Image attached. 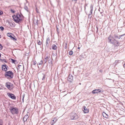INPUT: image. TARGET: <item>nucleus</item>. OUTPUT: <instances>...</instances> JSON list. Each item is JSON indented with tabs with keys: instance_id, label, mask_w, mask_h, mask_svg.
Wrapping results in <instances>:
<instances>
[{
	"instance_id": "nucleus-19",
	"label": "nucleus",
	"mask_w": 125,
	"mask_h": 125,
	"mask_svg": "<svg viewBox=\"0 0 125 125\" xmlns=\"http://www.w3.org/2000/svg\"><path fill=\"white\" fill-rule=\"evenodd\" d=\"M52 50H57V47L55 45L53 44L52 46Z\"/></svg>"
},
{
	"instance_id": "nucleus-50",
	"label": "nucleus",
	"mask_w": 125,
	"mask_h": 125,
	"mask_svg": "<svg viewBox=\"0 0 125 125\" xmlns=\"http://www.w3.org/2000/svg\"><path fill=\"white\" fill-rule=\"evenodd\" d=\"M86 9V6H84V10H85Z\"/></svg>"
},
{
	"instance_id": "nucleus-38",
	"label": "nucleus",
	"mask_w": 125,
	"mask_h": 125,
	"mask_svg": "<svg viewBox=\"0 0 125 125\" xmlns=\"http://www.w3.org/2000/svg\"><path fill=\"white\" fill-rule=\"evenodd\" d=\"M67 43H66L65 44V47H64V48L65 49H66V48H67Z\"/></svg>"
},
{
	"instance_id": "nucleus-29",
	"label": "nucleus",
	"mask_w": 125,
	"mask_h": 125,
	"mask_svg": "<svg viewBox=\"0 0 125 125\" xmlns=\"http://www.w3.org/2000/svg\"><path fill=\"white\" fill-rule=\"evenodd\" d=\"M11 40H12L14 41H16L17 40V39L16 37L15 38V37H12V38H11Z\"/></svg>"
},
{
	"instance_id": "nucleus-4",
	"label": "nucleus",
	"mask_w": 125,
	"mask_h": 125,
	"mask_svg": "<svg viewBox=\"0 0 125 125\" xmlns=\"http://www.w3.org/2000/svg\"><path fill=\"white\" fill-rule=\"evenodd\" d=\"M11 113L12 114H17L18 113V109L16 107H11L10 109Z\"/></svg>"
},
{
	"instance_id": "nucleus-22",
	"label": "nucleus",
	"mask_w": 125,
	"mask_h": 125,
	"mask_svg": "<svg viewBox=\"0 0 125 125\" xmlns=\"http://www.w3.org/2000/svg\"><path fill=\"white\" fill-rule=\"evenodd\" d=\"M9 62H18L15 59H14L12 58L10 59H9Z\"/></svg>"
},
{
	"instance_id": "nucleus-5",
	"label": "nucleus",
	"mask_w": 125,
	"mask_h": 125,
	"mask_svg": "<svg viewBox=\"0 0 125 125\" xmlns=\"http://www.w3.org/2000/svg\"><path fill=\"white\" fill-rule=\"evenodd\" d=\"M5 86L9 90H12L14 87L12 84L9 82L6 83L5 84Z\"/></svg>"
},
{
	"instance_id": "nucleus-14",
	"label": "nucleus",
	"mask_w": 125,
	"mask_h": 125,
	"mask_svg": "<svg viewBox=\"0 0 125 125\" xmlns=\"http://www.w3.org/2000/svg\"><path fill=\"white\" fill-rule=\"evenodd\" d=\"M50 39L49 37H47V38L46 40V45L47 47H49V43H50Z\"/></svg>"
},
{
	"instance_id": "nucleus-13",
	"label": "nucleus",
	"mask_w": 125,
	"mask_h": 125,
	"mask_svg": "<svg viewBox=\"0 0 125 125\" xmlns=\"http://www.w3.org/2000/svg\"><path fill=\"white\" fill-rule=\"evenodd\" d=\"M125 35V33L124 34L119 35L118 36L116 34H115L113 35L112 36L114 38H115L116 39H119L121 37Z\"/></svg>"
},
{
	"instance_id": "nucleus-12",
	"label": "nucleus",
	"mask_w": 125,
	"mask_h": 125,
	"mask_svg": "<svg viewBox=\"0 0 125 125\" xmlns=\"http://www.w3.org/2000/svg\"><path fill=\"white\" fill-rule=\"evenodd\" d=\"M6 58H4L1 57V54L0 53V62H7L8 61H7L5 59Z\"/></svg>"
},
{
	"instance_id": "nucleus-23",
	"label": "nucleus",
	"mask_w": 125,
	"mask_h": 125,
	"mask_svg": "<svg viewBox=\"0 0 125 125\" xmlns=\"http://www.w3.org/2000/svg\"><path fill=\"white\" fill-rule=\"evenodd\" d=\"M7 35L8 36L10 37V38L11 39L12 37V36H11V35H12L13 36L15 37V36L13 34H12L10 33H7Z\"/></svg>"
},
{
	"instance_id": "nucleus-33",
	"label": "nucleus",
	"mask_w": 125,
	"mask_h": 125,
	"mask_svg": "<svg viewBox=\"0 0 125 125\" xmlns=\"http://www.w3.org/2000/svg\"><path fill=\"white\" fill-rule=\"evenodd\" d=\"M10 11L11 12L13 13H14L15 12V11L12 9H11L10 10Z\"/></svg>"
},
{
	"instance_id": "nucleus-26",
	"label": "nucleus",
	"mask_w": 125,
	"mask_h": 125,
	"mask_svg": "<svg viewBox=\"0 0 125 125\" xmlns=\"http://www.w3.org/2000/svg\"><path fill=\"white\" fill-rule=\"evenodd\" d=\"M56 31L57 32V34L58 35H59V28L57 27V26L56 27Z\"/></svg>"
},
{
	"instance_id": "nucleus-41",
	"label": "nucleus",
	"mask_w": 125,
	"mask_h": 125,
	"mask_svg": "<svg viewBox=\"0 0 125 125\" xmlns=\"http://www.w3.org/2000/svg\"><path fill=\"white\" fill-rule=\"evenodd\" d=\"M42 63H39V64H37L38 66V67H39V65H42Z\"/></svg>"
},
{
	"instance_id": "nucleus-6",
	"label": "nucleus",
	"mask_w": 125,
	"mask_h": 125,
	"mask_svg": "<svg viewBox=\"0 0 125 125\" xmlns=\"http://www.w3.org/2000/svg\"><path fill=\"white\" fill-rule=\"evenodd\" d=\"M78 116L77 115L74 113H72L70 115V118L72 120H75L77 119Z\"/></svg>"
},
{
	"instance_id": "nucleus-30",
	"label": "nucleus",
	"mask_w": 125,
	"mask_h": 125,
	"mask_svg": "<svg viewBox=\"0 0 125 125\" xmlns=\"http://www.w3.org/2000/svg\"><path fill=\"white\" fill-rule=\"evenodd\" d=\"M0 29L1 31H3L4 29V28L3 26H0Z\"/></svg>"
},
{
	"instance_id": "nucleus-28",
	"label": "nucleus",
	"mask_w": 125,
	"mask_h": 125,
	"mask_svg": "<svg viewBox=\"0 0 125 125\" xmlns=\"http://www.w3.org/2000/svg\"><path fill=\"white\" fill-rule=\"evenodd\" d=\"M73 52L72 51H70L69 52V55H72L73 54Z\"/></svg>"
},
{
	"instance_id": "nucleus-42",
	"label": "nucleus",
	"mask_w": 125,
	"mask_h": 125,
	"mask_svg": "<svg viewBox=\"0 0 125 125\" xmlns=\"http://www.w3.org/2000/svg\"><path fill=\"white\" fill-rule=\"evenodd\" d=\"M29 55V53H25V55Z\"/></svg>"
},
{
	"instance_id": "nucleus-37",
	"label": "nucleus",
	"mask_w": 125,
	"mask_h": 125,
	"mask_svg": "<svg viewBox=\"0 0 125 125\" xmlns=\"http://www.w3.org/2000/svg\"><path fill=\"white\" fill-rule=\"evenodd\" d=\"M3 11H1V10H0V15H2L3 14Z\"/></svg>"
},
{
	"instance_id": "nucleus-24",
	"label": "nucleus",
	"mask_w": 125,
	"mask_h": 125,
	"mask_svg": "<svg viewBox=\"0 0 125 125\" xmlns=\"http://www.w3.org/2000/svg\"><path fill=\"white\" fill-rule=\"evenodd\" d=\"M102 115L104 117L106 118H107L108 117V115L104 112H103L102 113Z\"/></svg>"
},
{
	"instance_id": "nucleus-44",
	"label": "nucleus",
	"mask_w": 125,
	"mask_h": 125,
	"mask_svg": "<svg viewBox=\"0 0 125 125\" xmlns=\"http://www.w3.org/2000/svg\"><path fill=\"white\" fill-rule=\"evenodd\" d=\"M99 72H102V70H99Z\"/></svg>"
},
{
	"instance_id": "nucleus-2",
	"label": "nucleus",
	"mask_w": 125,
	"mask_h": 125,
	"mask_svg": "<svg viewBox=\"0 0 125 125\" xmlns=\"http://www.w3.org/2000/svg\"><path fill=\"white\" fill-rule=\"evenodd\" d=\"M108 42L113 45H115L118 44V41L114 38L112 36L110 35L108 38Z\"/></svg>"
},
{
	"instance_id": "nucleus-47",
	"label": "nucleus",
	"mask_w": 125,
	"mask_h": 125,
	"mask_svg": "<svg viewBox=\"0 0 125 125\" xmlns=\"http://www.w3.org/2000/svg\"><path fill=\"white\" fill-rule=\"evenodd\" d=\"M77 0H72V1H76Z\"/></svg>"
},
{
	"instance_id": "nucleus-31",
	"label": "nucleus",
	"mask_w": 125,
	"mask_h": 125,
	"mask_svg": "<svg viewBox=\"0 0 125 125\" xmlns=\"http://www.w3.org/2000/svg\"><path fill=\"white\" fill-rule=\"evenodd\" d=\"M83 59V57L82 55H81L79 57V59L80 60H82Z\"/></svg>"
},
{
	"instance_id": "nucleus-10",
	"label": "nucleus",
	"mask_w": 125,
	"mask_h": 125,
	"mask_svg": "<svg viewBox=\"0 0 125 125\" xmlns=\"http://www.w3.org/2000/svg\"><path fill=\"white\" fill-rule=\"evenodd\" d=\"M103 92V91L102 89H95L93 90L92 92V93L93 94H96L98 93L99 92L102 93Z\"/></svg>"
},
{
	"instance_id": "nucleus-27",
	"label": "nucleus",
	"mask_w": 125,
	"mask_h": 125,
	"mask_svg": "<svg viewBox=\"0 0 125 125\" xmlns=\"http://www.w3.org/2000/svg\"><path fill=\"white\" fill-rule=\"evenodd\" d=\"M124 62V61L123 60H122V61H120L119 60H116L115 61V63L119 62Z\"/></svg>"
},
{
	"instance_id": "nucleus-7",
	"label": "nucleus",
	"mask_w": 125,
	"mask_h": 125,
	"mask_svg": "<svg viewBox=\"0 0 125 125\" xmlns=\"http://www.w3.org/2000/svg\"><path fill=\"white\" fill-rule=\"evenodd\" d=\"M5 76L7 77H9L11 78H12L13 76V73L11 71L6 72L5 74Z\"/></svg>"
},
{
	"instance_id": "nucleus-39",
	"label": "nucleus",
	"mask_w": 125,
	"mask_h": 125,
	"mask_svg": "<svg viewBox=\"0 0 125 125\" xmlns=\"http://www.w3.org/2000/svg\"><path fill=\"white\" fill-rule=\"evenodd\" d=\"M24 8L26 10H27L28 8L27 7V6H25L24 7Z\"/></svg>"
},
{
	"instance_id": "nucleus-21",
	"label": "nucleus",
	"mask_w": 125,
	"mask_h": 125,
	"mask_svg": "<svg viewBox=\"0 0 125 125\" xmlns=\"http://www.w3.org/2000/svg\"><path fill=\"white\" fill-rule=\"evenodd\" d=\"M57 121V119L56 118H54L53 120H52V122L51 123V125H53Z\"/></svg>"
},
{
	"instance_id": "nucleus-48",
	"label": "nucleus",
	"mask_w": 125,
	"mask_h": 125,
	"mask_svg": "<svg viewBox=\"0 0 125 125\" xmlns=\"http://www.w3.org/2000/svg\"><path fill=\"white\" fill-rule=\"evenodd\" d=\"M80 47H78V49H79L80 48Z\"/></svg>"
},
{
	"instance_id": "nucleus-1",
	"label": "nucleus",
	"mask_w": 125,
	"mask_h": 125,
	"mask_svg": "<svg viewBox=\"0 0 125 125\" xmlns=\"http://www.w3.org/2000/svg\"><path fill=\"white\" fill-rule=\"evenodd\" d=\"M20 14L18 12L16 14V15H14L12 16V17L14 21L15 22L19 24L21 23L23 20L24 16L21 12Z\"/></svg>"
},
{
	"instance_id": "nucleus-46",
	"label": "nucleus",
	"mask_w": 125,
	"mask_h": 125,
	"mask_svg": "<svg viewBox=\"0 0 125 125\" xmlns=\"http://www.w3.org/2000/svg\"><path fill=\"white\" fill-rule=\"evenodd\" d=\"M36 11H37V13H38L37 10V8H36Z\"/></svg>"
},
{
	"instance_id": "nucleus-52",
	"label": "nucleus",
	"mask_w": 125,
	"mask_h": 125,
	"mask_svg": "<svg viewBox=\"0 0 125 125\" xmlns=\"http://www.w3.org/2000/svg\"><path fill=\"white\" fill-rule=\"evenodd\" d=\"M96 28H97V32L98 31V28L96 27Z\"/></svg>"
},
{
	"instance_id": "nucleus-9",
	"label": "nucleus",
	"mask_w": 125,
	"mask_h": 125,
	"mask_svg": "<svg viewBox=\"0 0 125 125\" xmlns=\"http://www.w3.org/2000/svg\"><path fill=\"white\" fill-rule=\"evenodd\" d=\"M93 8V6L91 4L90 6V13L88 15V18H91L92 16V11Z\"/></svg>"
},
{
	"instance_id": "nucleus-16",
	"label": "nucleus",
	"mask_w": 125,
	"mask_h": 125,
	"mask_svg": "<svg viewBox=\"0 0 125 125\" xmlns=\"http://www.w3.org/2000/svg\"><path fill=\"white\" fill-rule=\"evenodd\" d=\"M73 77L72 75L69 74L68 77V80L71 82H72L73 80Z\"/></svg>"
},
{
	"instance_id": "nucleus-35",
	"label": "nucleus",
	"mask_w": 125,
	"mask_h": 125,
	"mask_svg": "<svg viewBox=\"0 0 125 125\" xmlns=\"http://www.w3.org/2000/svg\"><path fill=\"white\" fill-rule=\"evenodd\" d=\"M3 48V46L0 43V50H2Z\"/></svg>"
},
{
	"instance_id": "nucleus-36",
	"label": "nucleus",
	"mask_w": 125,
	"mask_h": 125,
	"mask_svg": "<svg viewBox=\"0 0 125 125\" xmlns=\"http://www.w3.org/2000/svg\"><path fill=\"white\" fill-rule=\"evenodd\" d=\"M25 96V94H23L22 95L23 98L22 99V101L23 102H24V98Z\"/></svg>"
},
{
	"instance_id": "nucleus-54",
	"label": "nucleus",
	"mask_w": 125,
	"mask_h": 125,
	"mask_svg": "<svg viewBox=\"0 0 125 125\" xmlns=\"http://www.w3.org/2000/svg\"><path fill=\"white\" fill-rule=\"evenodd\" d=\"M41 62H43L42 61H41Z\"/></svg>"
},
{
	"instance_id": "nucleus-40",
	"label": "nucleus",
	"mask_w": 125,
	"mask_h": 125,
	"mask_svg": "<svg viewBox=\"0 0 125 125\" xmlns=\"http://www.w3.org/2000/svg\"><path fill=\"white\" fill-rule=\"evenodd\" d=\"M2 122L1 120L0 121V125H2Z\"/></svg>"
},
{
	"instance_id": "nucleus-45",
	"label": "nucleus",
	"mask_w": 125,
	"mask_h": 125,
	"mask_svg": "<svg viewBox=\"0 0 125 125\" xmlns=\"http://www.w3.org/2000/svg\"><path fill=\"white\" fill-rule=\"evenodd\" d=\"M123 66L124 67H125V64L123 65Z\"/></svg>"
},
{
	"instance_id": "nucleus-34",
	"label": "nucleus",
	"mask_w": 125,
	"mask_h": 125,
	"mask_svg": "<svg viewBox=\"0 0 125 125\" xmlns=\"http://www.w3.org/2000/svg\"><path fill=\"white\" fill-rule=\"evenodd\" d=\"M37 43L39 45H41V42L40 40H38Z\"/></svg>"
},
{
	"instance_id": "nucleus-17",
	"label": "nucleus",
	"mask_w": 125,
	"mask_h": 125,
	"mask_svg": "<svg viewBox=\"0 0 125 125\" xmlns=\"http://www.w3.org/2000/svg\"><path fill=\"white\" fill-rule=\"evenodd\" d=\"M78 70L76 69H74L73 70V73L75 75H78Z\"/></svg>"
},
{
	"instance_id": "nucleus-51",
	"label": "nucleus",
	"mask_w": 125,
	"mask_h": 125,
	"mask_svg": "<svg viewBox=\"0 0 125 125\" xmlns=\"http://www.w3.org/2000/svg\"><path fill=\"white\" fill-rule=\"evenodd\" d=\"M1 35L0 34V38H1Z\"/></svg>"
},
{
	"instance_id": "nucleus-8",
	"label": "nucleus",
	"mask_w": 125,
	"mask_h": 125,
	"mask_svg": "<svg viewBox=\"0 0 125 125\" xmlns=\"http://www.w3.org/2000/svg\"><path fill=\"white\" fill-rule=\"evenodd\" d=\"M45 75L44 73H39L38 74V78L40 79L43 80L45 79Z\"/></svg>"
},
{
	"instance_id": "nucleus-53",
	"label": "nucleus",
	"mask_w": 125,
	"mask_h": 125,
	"mask_svg": "<svg viewBox=\"0 0 125 125\" xmlns=\"http://www.w3.org/2000/svg\"><path fill=\"white\" fill-rule=\"evenodd\" d=\"M102 13V12H101L100 13L101 14Z\"/></svg>"
},
{
	"instance_id": "nucleus-43",
	"label": "nucleus",
	"mask_w": 125,
	"mask_h": 125,
	"mask_svg": "<svg viewBox=\"0 0 125 125\" xmlns=\"http://www.w3.org/2000/svg\"><path fill=\"white\" fill-rule=\"evenodd\" d=\"M13 24H15V23L14 22H13V23H11V24H12V25L13 26V27H14V25Z\"/></svg>"
},
{
	"instance_id": "nucleus-11",
	"label": "nucleus",
	"mask_w": 125,
	"mask_h": 125,
	"mask_svg": "<svg viewBox=\"0 0 125 125\" xmlns=\"http://www.w3.org/2000/svg\"><path fill=\"white\" fill-rule=\"evenodd\" d=\"M12 99H16V97L15 95L12 94L8 93L7 94Z\"/></svg>"
},
{
	"instance_id": "nucleus-55",
	"label": "nucleus",
	"mask_w": 125,
	"mask_h": 125,
	"mask_svg": "<svg viewBox=\"0 0 125 125\" xmlns=\"http://www.w3.org/2000/svg\"><path fill=\"white\" fill-rule=\"evenodd\" d=\"M99 125H101L100 124Z\"/></svg>"
},
{
	"instance_id": "nucleus-18",
	"label": "nucleus",
	"mask_w": 125,
	"mask_h": 125,
	"mask_svg": "<svg viewBox=\"0 0 125 125\" xmlns=\"http://www.w3.org/2000/svg\"><path fill=\"white\" fill-rule=\"evenodd\" d=\"M7 66L6 65H2V70L6 71L7 70Z\"/></svg>"
},
{
	"instance_id": "nucleus-3",
	"label": "nucleus",
	"mask_w": 125,
	"mask_h": 125,
	"mask_svg": "<svg viewBox=\"0 0 125 125\" xmlns=\"http://www.w3.org/2000/svg\"><path fill=\"white\" fill-rule=\"evenodd\" d=\"M44 61L45 62H52L51 58L50 56L48 55V53H46L45 54Z\"/></svg>"
},
{
	"instance_id": "nucleus-20",
	"label": "nucleus",
	"mask_w": 125,
	"mask_h": 125,
	"mask_svg": "<svg viewBox=\"0 0 125 125\" xmlns=\"http://www.w3.org/2000/svg\"><path fill=\"white\" fill-rule=\"evenodd\" d=\"M28 117L29 116L28 115H25L23 118V119L24 121L25 122L27 120Z\"/></svg>"
},
{
	"instance_id": "nucleus-15",
	"label": "nucleus",
	"mask_w": 125,
	"mask_h": 125,
	"mask_svg": "<svg viewBox=\"0 0 125 125\" xmlns=\"http://www.w3.org/2000/svg\"><path fill=\"white\" fill-rule=\"evenodd\" d=\"M83 112L84 113H88L89 111V109L86 108V107L85 106H83Z\"/></svg>"
},
{
	"instance_id": "nucleus-32",
	"label": "nucleus",
	"mask_w": 125,
	"mask_h": 125,
	"mask_svg": "<svg viewBox=\"0 0 125 125\" xmlns=\"http://www.w3.org/2000/svg\"><path fill=\"white\" fill-rule=\"evenodd\" d=\"M20 63V64H19L18 66V67L19 68H20V66H22V65L23 68L24 67V65L23 64V63Z\"/></svg>"
},
{
	"instance_id": "nucleus-49",
	"label": "nucleus",
	"mask_w": 125,
	"mask_h": 125,
	"mask_svg": "<svg viewBox=\"0 0 125 125\" xmlns=\"http://www.w3.org/2000/svg\"><path fill=\"white\" fill-rule=\"evenodd\" d=\"M36 63H33V65H35Z\"/></svg>"
},
{
	"instance_id": "nucleus-25",
	"label": "nucleus",
	"mask_w": 125,
	"mask_h": 125,
	"mask_svg": "<svg viewBox=\"0 0 125 125\" xmlns=\"http://www.w3.org/2000/svg\"><path fill=\"white\" fill-rule=\"evenodd\" d=\"M33 22L35 25H37L38 24V20H34Z\"/></svg>"
}]
</instances>
